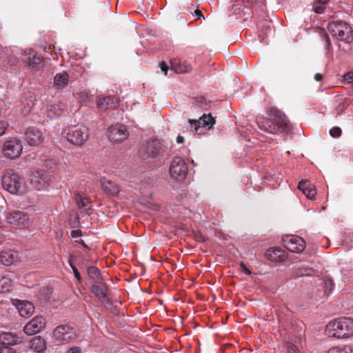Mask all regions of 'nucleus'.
Listing matches in <instances>:
<instances>
[{"instance_id":"nucleus-2","label":"nucleus","mask_w":353,"mask_h":353,"mask_svg":"<svg viewBox=\"0 0 353 353\" xmlns=\"http://www.w3.org/2000/svg\"><path fill=\"white\" fill-rule=\"evenodd\" d=\"M325 334L336 339L350 337L353 334V319L343 316L331 321L326 325Z\"/></svg>"},{"instance_id":"nucleus-38","label":"nucleus","mask_w":353,"mask_h":353,"mask_svg":"<svg viewBox=\"0 0 353 353\" xmlns=\"http://www.w3.org/2000/svg\"><path fill=\"white\" fill-rule=\"evenodd\" d=\"M8 128V123L5 121H0V137L6 134V132Z\"/></svg>"},{"instance_id":"nucleus-40","label":"nucleus","mask_w":353,"mask_h":353,"mask_svg":"<svg viewBox=\"0 0 353 353\" xmlns=\"http://www.w3.org/2000/svg\"><path fill=\"white\" fill-rule=\"evenodd\" d=\"M344 80L349 83H353V70L344 75Z\"/></svg>"},{"instance_id":"nucleus-15","label":"nucleus","mask_w":353,"mask_h":353,"mask_svg":"<svg viewBox=\"0 0 353 353\" xmlns=\"http://www.w3.org/2000/svg\"><path fill=\"white\" fill-rule=\"evenodd\" d=\"M108 130L110 139L114 141H123L129 136L126 126L122 124L112 125Z\"/></svg>"},{"instance_id":"nucleus-22","label":"nucleus","mask_w":353,"mask_h":353,"mask_svg":"<svg viewBox=\"0 0 353 353\" xmlns=\"http://www.w3.org/2000/svg\"><path fill=\"white\" fill-rule=\"evenodd\" d=\"M69 75L66 72L57 73L54 77L53 86L56 90H62L69 83Z\"/></svg>"},{"instance_id":"nucleus-28","label":"nucleus","mask_w":353,"mask_h":353,"mask_svg":"<svg viewBox=\"0 0 353 353\" xmlns=\"http://www.w3.org/2000/svg\"><path fill=\"white\" fill-rule=\"evenodd\" d=\"M18 310L21 316L27 318L33 314L34 307L30 302L23 301L19 304Z\"/></svg>"},{"instance_id":"nucleus-9","label":"nucleus","mask_w":353,"mask_h":353,"mask_svg":"<svg viewBox=\"0 0 353 353\" xmlns=\"http://www.w3.org/2000/svg\"><path fill=\"white\" fill-rule=\"evenodd\" d=\"M22 337L12 332H3L0 334V353H18L11 345H15L22 342Z\"/></svg>"},{"instance_id":"nucleus-12","label":"nucleus","mask_w":353,"mask_h":353,"mask_svg":"<svg viewBox=\"0 0 353 353\" xmlns=\"http://www.w3.org/2000/svg\"><path fill=\"white\" fill-rule=\"evenodd\" d=\"M171 176L176 180H183L188 174V166L183 159L179 157H174L170 167Z\"/></svg>"},{"instance_id":"nucleus-39","label":"nucleus","mask_w":353,"mask_h":353,"mask_svg":"<svg viewBox=\"0 0 353 353\" xmlns=\"http://www.w3.org/2000/svg\"><path fill=\"white\" fill-rule=\"evenodd\" d=\"M70 266L72 268V272L74 273L75 278L78 280L79 282H81V274H80L79 272L78 271L77 267L75 265H72V263H70Z\"/></svg>"},{"instance_id":"nucleus-43","label":"nucleus","mask_w":353,"mask_h":353,"mask_svg":"<svg viewBox=\"0 0 353 353\" xmlns=\"http://www.w3.org/2000/svg\"><path fill=\"white\" fill-rule=\"evenodd\" d=\"M67 353H82V350L79 347L74 346L68 348Z\"/></svg>"},{"instance_id":"nucleus-27","label":"nucleus","mask_w":353,"mask_h":353,"mask_svg":"<svg viewBox=\"0 0 353 353\" xmlns=\"http://www.w3.org/2000/svg\"><path fill=\"white\" fill-rule=\"evenodd\" d=\"M25 61L28 63L29 67L34 69H39L43 65L41 57L38 56L34 51L29 53Z\"/></svg>"},{"instance_id":"nucleus-32","label":"nucleus","mask_w":353,"mask_h":353,"mask_svg":"<svg viewBox=\"0 0 353 353\" xmlns=\"http://www.w3.org/2000/svg\"><path fill=\"white\" fill-rule=\"evenodd\" d=\"M301 345V337H296L294 340L290 339L286 342L285 347L288 353H299Z\"/></svg>"},{"instance_id":"nucleus-13","label":"nucleus","mask_w":353,"mask_h":353,"mask_svg":"<svg viewBox=\"0 0 353 353\" xmlns=\"http://www.w3.org/2000/svg\"><path fill=\"white\" fill-rule=\"evenodd\" d=\"M284 247L290 252L300 253L305 248L304 239L296 235H287L283 237Z\"/></svg>"},{"instance_id":"nucleus-16","label":"nucleus","mask_w":353,"mask_h":353,"mask_svg":"<svg viewBox=\"0 0 353 353\" xmlns=\"http://www.w3.org/2000/svg\"><path fill=\"white\" fill-rule=\"evenodd\" d=\"M191 128H194L195 132L199 133V130L201 127H208L211 128L215 123V119L210 114H204L199 120L189 119Z\"/></svg>"},{"instance_id":"nucleus-25","label":"nucleus","mask_w":353,"mask_h":353,"mask_svg":"<svg viewBox=\"0 0 353 353\" xmlns=\"http://www.w3.org/2000/svg\"><path fill=\"white\" fill-rule=\"evenodd\" d=\"M74 199L78 208L82 212H85L91 209V201L88 196L82 195L79 192H76L74 194Z\"/></svg>"},{"instance_id":"nucleus-14","label":"nucleus","mask_w":353,"mask_h":353,"mask_svg":"<svg viewBox=\"0 0 353 353\" xmlns=\"http://www.w3.org/2000/svg\"><path fill=\"white\" fill-rule=\"evenodd\" d=\"M46 325V320L41 316L33 318L23 328V332L28 336L34 335L41 332Z\"/></svg>"},{"instance_id":"nucleus-30","label":"nucleus","mask_w":353,"mask_h":353,"mask_svg":"<svg viewBox=\"0 0 353 353\" xmlns=\"http://www.w3.org/2000/svg\"><path fill=\"white\" fill-rule=\"evenodd\" d=\"M13 282L9 275L0 274V292L5 293L12 290Z\"/></svg>"},{"instance_id":"nucleus-47","label":"nucleus","mask_w":353,"mask_h":353,"mask_svg":"<svg viewBox=\"0 0 353 353\" xmlns=\"http://www.w3.org/2000/svg\"><path fill=\"white\" fill-rule=\"evenodd\" d=\"M323 79V76L320 73H316L314 75V79L316 81H321Z\"/></svg>"},{"instance_id":"nucleus-7","label":"nucleus","mask_w":353,"mask_h":353,"mask_svg":"<svg viewBox=\"0 0 353 353\" xmlns=\"http://www.w3.org/2000/svg\"><path fill=\"white\" fill-rule=\"evenodd\" d=\"M52 333L57 341L65 343L73 341L77 337V330L68 323L57 326Z\"/></svg>"},{"instance_id":"nucleus-29","label":"nucleus","mask_w":353,"mask_h":353,"mask_svg":"<svg viewBox=\"0 0 353 353\" xmlns=\"http://www.w3.org/2000/svg\"><path fill=\"white\" fill-rule=\"evenodd\" d=\"M30 347L37 352H41L46 347V341L41 336H35L30 341Z\"/></svg>"},{"instance_id":"nucleus-10","label":"nucleus","mask_w":353,"mask_h":353,"mask_svg":"<svg viewBox=\"0 0 353 353\" xmlns=\"http://www.w3.org/2000/svg\"><path fill=\"white\" fill-rule=\"evenodd\" d=\"M6 219L10 225L19 229L28 228L31 223L29 216L19 210L8 212Z\"/></svg>"},{"instance_id":"nucleus-8","label":"nucleus","mask_w":353,"mask_h":353,"mask_svg":"<svg viewBox=\"0 0 353 353\" xmlns=\"http://www.w3.org/2000/svg\"><path fill=\"white\" fill-rule=\"evenodd\" d=\"M333 286L334 283L332 279H320L316 288L312 291V299L316 301L324 302L327 299Z\"/></svg>"},{"instance_id":"nucleus-4","label":"nucleus","mask_w":353,"mask_h":353,"mask_svg":"<svg viewBox=\"0 0 353 353\" xmlns=\"http://www.w3.org/2000/svg\"><path fill=\"white\" fill-rule=\"evenodd\" d=\"M139 156L146 163L157 161L163 156L161 143L157 139L147 141L139 149Z\"/></svg>"},{"instance_id":"nucleus-23","label":"nucleus","mask_w":353,"mask_h":353,"mask_svg":"<svg viewBox=\"0 0 353 353\" xmlns=\"http://www.w3.org/2000/svg\"><path fill=\"white\" fill-rule=\"evenodd\" d=\"M18 259L17 253L12 250H3L0 255V261L6 266L13 264Z\"/></svg>"},{"instance_id":"nucleus-6","label":"nucleus","mask_w":353,"mask_h":353,"mask_svg":"<svg viewBox=\"0 0 353 353\" xmlns=\"http://www.w3.org/2000/svg\"><path fill=\"white\" fill-rule=\"evenodd\" d=\"M62 135L72 145L81 146L89 138V131L85 125H74L65 129Z\"/></svg>"},{"instance_id":"nucleus-48","label":"nucleus","mask_w":353,"mask_h":353,"mask_svg":"<svg viewBox=\"0 0 353 353\" xmlns=\"http://www.w3.org/2000/svg\"><path fill=\"white\" fill-rule=\"evenodd\" d=\"M194 13L198 18L203 17L202 12L198 9L195 10Z\"/></svg>"},{"instance_id":"nucleus-36","label":"nucleus","mask_w":353,"mask_h":353,"mask_svg":"<svg viewBox=\"0 0 353 353\" xmlns=\"http://www.w3.org/2000/svg\"><path fill=\"white\" fill-rule=\"evenodd\" d=\"M325 6L317 1L313 3V10L316 13L321 14L324 12Z\"/></svg>"},{"instance_id":"nucleus-18","label":"nucleus","mask_w":353,"mask_h":353,"mask_svg":"<svg viewBox=\"0 0 353 353\" xmlns=\"http://www.w3.org/2000/svg\"><path fill=\"white\" fill-rule=\"evenodd\" d=\"M25 139L32 146L38 145L44 140L41 131L34 128H30L26 131Z\"/></svg>"},{"instance_id":"nucleus-24","label":"nucleus","mask_w":353,"mask_h":353,"mask_svg":"<svg viewBox=\"0 0 353 353\" xmlns=\"http://www.w3.org/2000/svg\"><path fill=\"white\" fill-rule=\"evenodd\" d=\"M268 258L272 261L281 262L285 260L287 256L284 250L280 248H270L266 252Z\"/></svg>"},{"instance_id":"nucleus-11","label":"nucleus","mask_w":353,"mask_h":353,"mask_svg":"<svg viewBox=\"0 0 353 353\" xmlns=\"http://www.w3.org/2000/svg\"><path fill=\"white\" fill-rule=\"evenodd\" d=\"M22 150L23 146L21 141L13 138L4 142L2 152L7 158L17 159L21 155Z\"/></svg>"},{"instance_id":"nucleus-19","label":"nucleus","mask_w":353,"mask_h":353,"mask_svg":"<svg viewBox=\"0 0 353 353\" xmlns=\"http://www.w3.org/2000/svg\"><path fill=\"white\" fill-rule=\"evenodd\" d=\"M91 290L93 294L99 299L103 303H108V299L107 298L108 286L103 281V280L93 283Z\"/></svg>"},{"instance_id":"nucleus-5","label":"nucleus","mask_w":353,"mask_h":353,"mask_svg":"<svg viewBox=\"0 0 353 353\" xmlns=\"http://www.w3.org/2000/svg\"><path fill=\"white\" fill-rule=\"evenodd\" d=\"M327 29L332 36L339 41L347 43H350L353 41V30L346 22H330L327 25Z\"/></svg>"},{"instance_id":"nucleus-20","label":"nucleus","mask_w":353,"mask_h":353,"mask_svg":"<svg viewBox=\"0 0 353 353\" xmlns=\"http://www.w3.org/2000/svg\"><path fill=\"white\" fill-rule=\"evenodd\" d=\"M119 103V99L116 96H107L100 98L97 101V106L101 111H105L107 109L114 108Z\"/></svg>"},{"instance_id":"nucleus-37","label":"nucleus","mask_w":353,"mask_h":353,"mask_svg":"<svg viewBox=\"0 0 353 353\" xmlns=\"http://www.w3.org/2000/svg\"><path fill=\"white\" fill-rule=\"evenodd\" d=\"M330 134L334 138H338L341 135V129L339 127H334L330 130Z\"/></svg>"},{"instance_id":"nucleus-34","label":"nucleus","mask_w":353,"mask_h":353,"mask_svg":"<svg viewBox=\"0 0 353 353\" xmlns=\"http://www.w3.org/2000/svg\"><path fill=\"white\" fill-rule=\"evenodd\" d=\"M327 353H353V348L348 345L342 347L336 346L329 349Z\"/></svg>"},{"instance_id":"nucleus-51","label":"nucleus","mask_w":353,"mask_h":353,"mask_svg":"<svg viewBox=\"0 0 353 353\" xmlns=\"http://www.w3.org/2000/svg\"><path fill=\"white\" fill-rule=\"evenodd\" d=\"M4 240H5V236H4L3 234L0 232V245L4 241Z\"/></svg>"},{"instance_id":"nucleus-49","label":"nucleus","mask_w":353,"mask_h":353,"mask_svg":"<svg viewBox=\"0 0 353 353\" xmlns=\"http://www.w3.org/2000/svg\"><path fill=\"white\" fill-rule=\"evenodd\" d=\"M184 141V138L183 137L181 136V135H179L177 137H176V142L178 143H183Z\"/></svg>"},{"instance_id":"nucleus-45","label":"nucleus","mask_w":353,"mask_h":353,"mask_svg":"<svg viewBox=\"0 0 353 353\" xmlns=\"http://www.w3.org/2000/svg\"><path fill=\"white\" fill-rule=\"evenodd\" d=\"M81 236V230H72L71 231V236L72 238H77L79 236Z\"/></svg>"},{"instance_id":"nucleus-52","label":"nucleus","mask_w":353,"mask_h":353,"mask_svg":"<svg viewBox=\"0 0 353 353\" xmlns=\"http://www.w3.org/2000/svg\"><path fill=\"white\" fill-rule=\"evenodd\" d=\"M303 275H304L303 274H296V276H303Z\"/></svg>"},{"instance_id":"nucleus-1","label":"nucleus","mask_w":353,"mask_h":353,"mask_svg":"<svg viewBox=\"0 0 353 353\" xmlns=\"http://www.w3.org/2000/svg\"><path fill=\"white\" fill-rule=\"evenodd\" d=\"M271 118H260L257 121L259 128L266 132L276 134L280 132L288 131L290 125L285 114L275 107L270 109Z\"/></svg>"},{"instance_id":"nucleus-41","label":"nucleus","mask_w":353,"mask_h":353,"mask_svg":"<svg viewBox=\"0 0 353 353\" xmlns=\"http://www.w3.org/2000/svg\"><path fill=\"white\" fill-rule=\"evenodd\" d=\"M22 105H23V109H21V113L23 115H26L30 112L32 106L29 103H27V105H24V104H22Z\"/></svg>"},{"instance_id":"nucleus-31","label":"nucleus","mask_w":353,"mask_h":353,"mask_svg":"<svg viewBox=\"0 0 353 353\" xmlns=\"http://www.w3.org/2000/svg\"><path fill=\"white\" fill-rule=\"evenodd\" d=\"M102 188L105 192L112 195H117L120 191L119 185L110 181H103Z\"/></svg>"},{"instance_id":"nucleus-35","label":"nucleus","mask_w":353,"mask_h":353,"mask_svg":"<svg viewBox=\"0 0 353 353\" xmlns=\"http://www.w3.org/2000/svg\"><path fill=\"white\" fill-rule=\"evenodd\" d=\"M319 33L322 37V39L325 43V50L327 51V53H328L332 50V46H331L330 37L324 29H320Z\"/></svg>"},{"instance_id":"nucleus-50","label":"nucleus","mask_w":353,"mask_h":353,"mask_svg":"<svg viewBox=\"0 0 353 353\" xmlns=\"http://www.w3.org/2000/svg\"><path fill=\"white\" fill-rule=\"evenodd\" d=\"M329 1L330 0H317L318 2H319L321 4H322L324 6H325V5L327 3V2Z\"/></svg>"},{"instance_id":"nucleus-46","label":"nucleus","mask_w":353,"mask_h":353,"mask_svg":"<svg viewBox=\"0 0 353 353\" xmlns=\"http://www.w3.org/2000/svg\"><path fill=\"white\" fill-rule=\"evenodd\" d=\"M344 105L340 104L336 108V110L337 112V114H341L342 111L343 110Z\"/></svg>"},{"instance_id":"nucleus-26","label":"nucleus","mask_w":353,"mask_h":353,"mask_svg":"<svg viewBox=\"0 0 353 353\" xmlns=\"http://www.w3.org/2000/svg\"><path fill=\"white\" fill-rule=\"evenodd\" d=\"M172 69L176 73H187L192 70V67L186 61L174 60L171 61Z\"/></svg>"},{"instance_id":"nucleus-3","label":"nucleus","mask_w":353,"mask_h":353,"mask_svg":"<svg viewBox=\"0 0 353 353\" xmlns=\"http://www.w3.org/2000/svg\"><path fill=\"white\" fill-rule=\"evenodd\" d=\"M2 185L6 190L13 194H23L27 191L24 178L11 169L3 174Z\"/></svg>"},{"instance_id":"nucleus-44","label":"nucleus","mask_w":353,"mask_h":353,"mask_svg":"<svg viewBox=\"0 0 353 353\" xmlns=\"http://www.w3.org/2000/svg\"><path fill=\"white\" fill-rule=\"evenodd\" d=\"M159 66L161 69V71L164 72V74L166 75L168 70V66L164 61H161L159 63Z\"/></svg>"},{"instance_id":"nucleus-33","label":"nucleus","mask_w":353,"mask_h":353,"mask_svg":"<svg viewBox=\"0 0 353 353\" xmlns=\"http://www.w3.org/2000/svg\"><path fill=\"white\" fill-rule=\"evenodd\" d=\"M87 272L90 279L92 281L93 283L99 282L102 280L99 270L96 267H89L87 270Z\"/></svg>"},{"instance_id":"nucleus-42","label":"nucleus","mask_w":353,"mask_h":353,"mask_svg":"<svg viewBox=\"0 0 353 353\" xmlns=\"http://www.w3.org/2000/svg\"><path fill=\"white\" fill-rule=\"evenodd\" d=\"M240 268L241 271L247 275H250L252 272L248 268L245 264L243 262L240 263Z\"/></svg>"},{"instance_id":"nucleus-21","label":"nucleus","mask_w":353,"mask_h":353,"mask_svg":"<svg viewBox=\"0 0 353 353\" xmlns=\"http://www.w3.org/2000/svg\"><path fill=\"white\" fill-rule=\"evenodd\" d=\"M298 188L307 196L312 200L314 199L316 191L314 186L307 180H302L299 183Z\"/></svg>"},{"instance_id":"nucleus-17","label":"nucleus","mask_w":353,"mask_h":353,"mask_svg":"<svg viewBox=\"0 0 353 353\" xmlns=\"http://www.w3.org/2000/svg\"><path fill=\"white\" fill-rule=\"evenodd\" d=\"M48 180V176L43 170L34 172L30 176V183L37 190L43 189Z\"/></svg>"}]
</instances>
